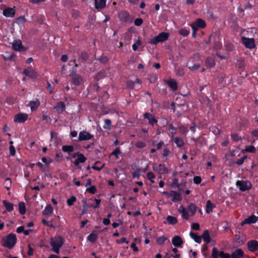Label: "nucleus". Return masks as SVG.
Returning <instances> with one entry per match:
<instances>
[{
    "instance_id": "1",
    "label": "nucleus",
    "mask_w": 258,
    "mask_h": 258,
    "mask_svg": "<svg viewBox=\"0 0 258 258\" xmlns=\"http://www.w3.org/2000/svg\"><path fill=\"white\" fill-rule=\"evenodd\" d=\"M63 239L61 236H57L51 238L50 245L52 247V250L56 253L58 254L59 253V249L63 245Z\"/></svg>"
},
{
    "instance_id": "2",
    "label": "nucleus",
    "mask_w": 258,
    "mask_h": 258,
    "mask_svg": "<svg viewBox=\"0 0 258 258\" xmlns=\"http://www.w3.org/2000/svg\"><path fill=\"white\" fill-rule=\"evenodd\" d=\"M2 241L4 246L9 248H12L16 243L17 237L15 234H10L3 237Z\"/></svg>"
},
{
    "instance_id": "3",
    "label": "nucleus",
    "mask_w": 258,
    "mask_h": 258,
    "mask_svg": "<svg viewBox=\"0 0 258 258\" xmlns=\"http://www.w3.org/2000/svg\"><path fill=\"white\" fill-rule=\"evenodd\" d=\"M169 36V34L167 32H161L154 38L149 40V43L153 44H157L159 42H163L167 40Z\"/></svg>"
},
{
    "instance_id": "4",
    "label": "nucleus",
    "mask_w": 258,
    "mask_h": 258,
    "mask_svg": "<svg viewBox=\"0 0 258 258\" xmlns=\"http://www.w3.org/2000/svg\"><path fill=\"white\" fill-rule=\"evenodd\" d=\"M236 185L242 191L250 189L252 186L250 182L247 180H238Z\"/></svg>"
},
{
    "instance_id": "5",
    "label": "nucleus",
    "mask_w": 258,
    "mask_h": 258,
    "mask_svg": "<svg viewBox=\"0 0 258 258\" xmlns=\"http://www.w3.org/2000/svg\"><path fill=\"white\" fill-rule=\"evenodd\" d=\"M241 40L242 43L247 48L252 49L255 47L254 40L253 38L242 37Z\"/></svg>"
},
{
    "instance_id": "6",
    "label": "nucleus",
    "mask_w": 258,
    "mask_h": 258,
    "mask_svg": "<svg viewBox=\"0 0 258 258\" xmlns=\"http://www.w3.org/2000/svg\"><path fill=\"white\" fill-rule=\"evenodd\" d=\"M153 170L160 174H163L168 172V170L165 165L159 164H155L153 166Z\"/></svg>"
},
{
    "instance_id": "7",
    "label": "nucleus",
    "mask_w": 258,
    "mask_h": 258,
    "mask_svg": "<svg viewBox=\"0 0 258 258\" xmlns=\"http://www.w3.org/2000/svg\"><path fill=\"white\" fill-rule=\"evenodd\" d=\"M93 136L86 131H81L79 134V140L80 141L89 140L91 139Z\"/></svg>"
},
{
    "instance_id": "8",
    "label": "nucleus",
    "mask_w": 258,
    "mask_h": 258,
    "mask_svg": "<svg viewBox=\"0 0 258 258\" xmlns=\"http://www.w3.org/2000/svg\"><path fill=\"white\" fill-rule=\"evenodd\" d=\"M247 245L248 250L250 252H254L258 250V242L255 240L248 241Z\"/></svg>"
},
{
    "instance_id": "9",
    "label": "nucleus",
    "mask_w": 258,
    "mask_h": 258,
    "mask_svg": "<svg viewBox=\"0 0 258 258\" xmlns=\"http://www.w3.org/2000/svg\"><path fill=\"white\" fill-rule=\"evenodd\" d=\"M28 118V115L25 113H20L16 114L14 117V121L16 122H24Z\"/></svg>"
},
{
    "instance_id": "10",
    "label": "nucleus",
    "mask_w": 258,
    "mask_h": 258,
    "mask_svg": "<svg viewBox=\"0 0 258 258\" xmlns=\"http://www.w3.org/2000/svg\"><path fill=\"white\" fill-rule=\"evenodd\" d=\"M178 211L182 214V217L184 219L188 220L191 216L190 213L183 206L179 207Z\"/></svg>"
},
{
    "instance_id": "11",
    "label": "nucleus",
    "mask_w": 258,
    "mask_h": 258,
    "mask_svg": "<svg viewBox=\"0 0 258 258\" xmlns=\"http://www.w3.org/2000/svg\"><path fill=\"white\" fill-rule=\"evenodd\" d=\"M165 83L167 84L173 91H175L177 89V82L173 79L170 78L167 80L164 81Z\"/></svg>"
},
{
    "instance_id": "12",
    "label": "nucleus",
    "mask_w": 258,
    "mask_h": 258,
    "mask_svg": "<svg viewBox=\"0 0 258 258\" xmlns=\"http://www.w3.org/2000/svg\"><path fill=\"white\" fill-rule=\"evenodd\" d=\"M23 73L26 76L31 78H35L37 76L36 72L32 68L25 69Z\"/></svg>"
},
{
    "instance_id": "13",
    "label": "nucleus",
    "mask_w": 258,
    "mask_h": 258,
    "mask_svg": "<svg viewBox=\"0 0 258 258\" xmlns=\"http://www.w3.org/2000/svg\"><path fill=\"white\" fill-rule=\"evenodd\" d=\"M168 197L172 198L173 202L178 201L181 200V196L180 194L173 190L169 191Z\"/></svg>"
},
{
    "instance_id": "14",
    "label": "nucleus",
    "mask_w": 258,
    "mask_h": 258,
    "mask_svg": "<svg viewBox=\"0 0 258 258\" xmlns=\"http://www.w3.org/2000/svg\"><path fill=\"white\" fill-rule=\"evenodd\" d=\"M77 159L74 162V164L76 166L80 163H83L86 160V158L82 154L79 153H76Z\"/></svg>"
},
{
    "instance_id": "15",
    "label": "nucleus",
    "mask_w": 258,
    "mask_h": 258,
    "mask_svg": "<svg viewBox=\"0 0 258 258\" xmlns=\"http://www.w3.org/2000/svg\"><path fill=\"white\" fill-rule=\"evenodd\" d=\"M144 117L145 118L149 120V123L152 125H154L157 122L154 116L149 113H145L144 115Z\"/></svg>"
},
{
    "instance_id": "16",
    "label": "nucleus",
    "mask_w": 258,
    "mask_h": 258,
    "mask_svg": "<svg viewBox=\"0 0 258 258\" xmlns=\"http://www.w3.org/2000/svg\"><path fill=\"white\" fill-rule=\"evenodd\" d=\"M172 244L176 247H180L183 243L182 238L179 236H175L172 239Z\"/></svg>"
},
{
    "instance_id": "17",
    "label": "nucleus",
    "mask_w": 258,
    "mask_h": 258,
    "mask_svg": "<svg viewBox=\"0 0 258 258\" xmlns=\"http://www.w3.org/2000/svg\"><path fill=\"white\" fill-rule=\"evenodd\" d=\"M53 212V208L51 205H47L44 210L42 212V214L44 216L50 217L52 215Z\"/></svg>"
},
{
    "instance_id": "18",
    "label": "nucleus",
    "mask_w": 258,
    "mask_h": 258,
    "mask_svg": "<svg viewBox=\"0 0 258 258\" xmlns=\"http://www.w3.org/2000/svg\"><path fill=\"white\" fill-rule=\"evenodd\" d=\"M244 256V252L240 248L236 249L233 251L231 255V258H241Z\"/></svg>"
},
{
    "instance_id": "19",
    "label": "nucleus",
    "mask_w": 258,
    "mask_h": 258,
    "mask_svg": "<svg viewBox=\"0 0 258 258\" xmlns=\"http://www.w3.org/2000/svg\"><path fill=\"white\" fill-rule=\"evenodd\" d=\"M258 220V217L254 216L252 215L247 218L245 219L243 222H242V224H252L255 223Z\"/></svg>"
},
{
    "instance_id": "20",
    "label": "nucleus",
    "mask_w": 258,
    "mask_h": 258,
    "mask_svg": "<svg viewBox=\"0 0 258 258\" xmlns=\"http://www.w3.org/2000/svg\"><path fill=\"white\" fill-rule=\"evenodd\" d=\"M12 47L14 50L17 51H21L23 49L22 42L19 40L14 41L12 43Z\"/></svg>"
},
{
    "instance_id": "21",
    "label": "nucleus",
    "mask_w": 258,
    "mask_h": 258,
    "mask_svg": "<svg viewBox=\"0 0 258 258\" xmlns=\"http://www.w3.org/2000/svg\"><path fill=\"white\" fill-rule=\"evenodd\" d=\"M82 80H83L82 78H81V77L80 75H79L78 74H76V75H74L73 77L72 83L75 86H79L82 83Z\"/></svg>"
},
{
    "instance_id": "22",
    "label": "nucleus",
    "mask_w": 258,
    "mask_h": 258,
    "mask_svg": "<svg viewBox=\"0 0 258 258\" xmlns=\"http://www.w3.org/2000/svg\"><path fill=\"white\" fill-rule=\"evenodd\" d=\"M137 84H141V80L137 78L135 81L129 80L127 82V87L131 89H134Z\"/></svg>"
},
{
    "instance_id": "23",
    "label": "nucleus",
    "mask_w": 258,
    "mask_h": 258,
    "mask_svg": "<svg viewBox=\"0 0 258 258\" xmlns=\"http://www.w3.org/2000/svg\"><path fill=\"white\" fill-rule=\"evenodd\" d=\"M191 25H195V26L197 28V30L198 28H204L206 26V23L205 22L201 19H198L196 22L191 24Z\"/></svg>"
},
{
    "instance_id": "24",
    "label": "nucleus",
    "mask_w": 258,
    "mask_h": 258,
    "mask_svg": "<svg viewBox=\"0 0 258 258\" xmlns=\"http://www.w3.org/2000/svg\"><path fill=\"white\" fill-rule=\"evenodd\" d=\"M65 104L63 102H59L57 103L56 105L54 107V109L58 113H62L65 109Z\"/></svg>"
},
{
    "instance_id": "25",
    "label": "nucleus",
    "mask_w": 258,
    "mask_h": 258,
    "mask_svg": "<svg viewBox=\"0 0 258 258\" xmlns=\"http://www.w3.org/2000/svg\"><path fill=\"white\" fill-rule=\"evenodd\" d=\"M15 10L12 8H8L3 11V14L7 17H12L15 15Z\"/></svg>"
},
{
    "instance_id": "26",
    "label": "nucleus",
    "mask_w": 258,
    "mask_h": 258,
    "mask_svg": "<svg viewBox=\"0 0 258 258\" xmlns=\"http://www.w3.org/2000/svg\"><path fill=\"white\" fill-rule=\"evenodd\" d=\"M171 138L178 147H181L184 145L183 140L179 137H175L172 136Z\"/></svg>"
},
{
    "instance_id": "27",
    "label": "nucleus",
    "mask_w": 258,
    "mask_h": 258,
    "mask_svg": "<svg viewBox=\"0 0 258 258\" xmlns=\"http://www.w3.org/2000/svg\"><path fill=\"white\" fill-rule=\"evenodd\" d=\"M39 105L40 102L38 99H36L34 101H30L29 104L31 111H34L37 109Z\"/></svg>"
},
{
    "instance_id": "28",
    "label": "nucleus",
    "mask_w": 258,
    "mask_h": 258,
    "mask_svg": "<svg viewBox=\"0 0 258 258\" xmlns=\"http://www.w3.org/2000/svg\"><path fill=\"white\" fill-rule=\"evenodd\" d=\"M106 0H95V8L97 9H102L106 5Z\"/></svg>"
},
{
    "instance_id": "29",
    "label": "nucleus",
    "mask_w": 258,
    "mask_h": 258,
    "mask_svg": "<svg viewBox=\"0 0 258 258\" xmlns=\"http://www.w3.org/2000/svg\"><path fill=\"white\" fill-rule=\"evenodd\" d=\"M201 237L203 238L204 241L207 243H209L211 242V237L208 230H205L204 232Z\"/></svg>"
},
{
    "instance_id": "30",
    "label": "nucleus",
    "mask_w": 258,
    "mask_h": 258,
    "mask_svg": "<svg viewBox=\"0 0 258 258\" xmlns=\"http://www.w3.org/2000/svg\"><path fill=\"white\" fill-rule=\"evenodd\" d=\"M4 206L7 209V210L9 212L12 211L14 209V205L12 203L7 201L6 200H4L3 202Z\"/></svg>"
},
{
    "instance_id": "31",
    "label": "nucleus",
    "mask_w": 258,
    "mask_h": 258,
    "mask_svg": "<svg viewBox=\"0 0 258 258\" xmlns=\"http://www.w3.org/2000/svg\"><path fill=\"white\" fill-rule=\"evenodd\" d=\"M256 151L255 148L253 146H246L244 149L241 151L242 153H254Z\"/></svg>"
},
{
    "instance_id": "32",
    "label": "nucleus",
    "mask_w": 258,
    "mask_h": 258,
    "mask_svg": "<svg viewBox=\"0 0 258 258\" xmlns=\"http://www.w3.org/2000/svg\"><path fill=\"white\" fill-rule=\"evenodd\" d=\"M187 210L190 214V216H194L197 211L196 206L193 204H190L187 207Z\"/></svg>"
},
{
    "instance_id": "33",
    "label": "nucleus",
    "mask_w": 258,
    "mask_h": 258,
    "mask_svg": "<svg viewBox=\"0 0 258 258\" xmlns=\"http://www.w3.org/2000/svg\"><path fill=\"white\" fill-rule=\"evenodd\" d=\"M190 237L196 242L197 243H200L202 241L201 236L197 235L196 233L190 232L189 233Z\"/></svg>"
},
{
    "instance_id": "34",
    "label": "nucleus",
    "mask_w": 258,
    "mask_h": 258,
    "mask_svg": "<svg viewBox=\"0 0 258 258\" xmlns=\"http://www.w3.org/2000/svg\"><path fill=\"white\" fill-rule=\"evenodd\" d=\"M214 207V206L211 202L210 200H208L206 204V212L208 214L210 213L212 211Z\"/></svg>"
},
{
    "instance_id": "35",
    "label": "nucleus",
    "mask_w": 258,
    "mask_h": 258,
    "mask_svg": "<svg viewBox=\"0 0 258 258\" xmlns=\"http://www.w3.org/2000/svg\"><path fill=\"white\" fill-rule=\"evenodd\" d=\"M178 130L180 134L186 136V133L188 131V127L183 125L179 126Z\"/></svg>"
},
{
    "instance_id": "36",
    "label": "nucleus",
    "mask_w": 258,
    "mask_h": 258,
    "mask_svg": "<svg viewBox=\"0 0 258 258\" xmlns=\"http://www.w3.org/2000/svg\"><path fill=\"white\" fill-rule=\"evenodd\" d=\"M97 238V234L95 232H92L87 236V240L91 242H94Z\"/></svg>"
},
{
    "instance_id": "37",
    "label": "nucleus",
    "mask_w": 258,
    "mask_h": 258,
    "mask_svg": "<svg viewBox=\"0 0 258 258\" xmlns=\"http://www.w3.org/2000/svg\"><path fill=\"white\" fill-rule=\"evenodd\" d=\"M62 150L64 152L70 153L74 151V147L71 145H66L62 147Z\"/></svg>"
},
{
    "instance_id": "38",
    "label": "nucleus",
    "mask_w": 258,
    "mask_h": 258,
    "mask_svg": "<svg viewBox=\"0 0 258 258\" xmlns=\"http://www.w3.org/2000/svg\"><path fill=\"white\" fill-rule=\"evenodd\" d=\"M19 211L21 215H24L26 212L25 204L24 202H20L19 204Z\"/></svg>"
},
{
    "instance_id": "39",
    "label": "nucleus",
    "mask_w": 258,
    "mask_h": 258,
    "mask_svg": "<svg viewBox=\"0 0 258 258\" xmlns=\"http://www.w3.org/2000/svg\"><path fill=\"white\" fill-rule=\"evenodd\" d=\"M206 64L208 67L212 68L215 66V62L212 58H208L206 60Z\"/></svg>"
},
{
    "instance_id": "40",
    "label": "nucleus",
    "mask_w": 258,
    "mask_h": 258,
    "mask_svg": "<svg viewBox=\"0 0 258 258\" xmlns=\"http://www.w3.org/2000/svg\"><path fill=\"white\" fill-rule=\"evenodd\" d=\"M3 56L4 57V58L6 60H11L12 59H13V57H14V54L12 52H6L3 55Z\"/></svg>"
},
{
    "instance_id": "41",
    "label": "nucleus",
    "mask_w": 258,
    "mask_h": 258,
    "mask_svg": "<svg viewBox=\"0 0 258 258\" xmlns=\"http://www.w3.org/2000/svg\"><path fill=\"white\" fill-rule=\"evenodd\" d=\"M166 219L169 224L171 225H174L177 222L176 218L171 216H167Z\"/></svg>"
},
{
    "instance_id": "42",
    "label": "nucleus",
    "mask_w": 258,
    "mask_h": 258,
    "mask_svg": "<svg viewBox=\"0 0 258 258\" xmlns=\"http://www.w3.org/2000/svg\"><path fill=\"white\" fill-rule=\"evenodd\" d=\"M111 124V120L108 119H106L104 120V124L103 125V127L104 129L109 130L110 129Z\"/></svg>"
},
{
    "instance_id": "43",
    "label": "nucleus",
    "mask_w": 258,
    "mask_h": 258,
    "mask_svg": "<svg viewBox=\"0 0 258 258\" xmlns=\"http://www.w3.org/2000/svg\"><path fill=\"white\" fill-rule=\"evenodd\" d=\"M142 44L141 40L139 38L137 40L134 44H133L132 47L134 51H136L138 49V47Z\"/></svg>"
},
{
    "instance_id": "44",
    "label": "nucleus",
    "mask_w": 258,
    "mask_h": 258,
    "mask_svg": "<svg viewBox=\"0 0 258 258\" xmlns=\"http://www.w3.org/2000/svg\"><path fill=\"white\" fill-rule=\"evenodd\" d=\"M219 252L217 248L214 247L212 249V256L213 258H218Z\"/></svg>"
},
{
    "instance_id": "45",
    "label": "nucleus",
    "mask_w": 258,
    "mask_h": 258,
    "mask_svg": "<svg viewBox=\"0 0 258 258\" xmlns=\"http://www.w3.org/2000/svg\"><path fill=\"white\" fill-rule=\"evenodd\" d=\"M166 240H167V238L166 237H165L164 236H161L157 238V242L159 245H163Z\"/></svg>"
},
{
    "instance_id": "46",
    "label": "nucleus",
    "mask_w": 258,
    "mask_h": 258,
    "mask_svg": "<svg viewBox=\"0 0 258 258\" xmlns=\"http://www.w3.org/2000/svg\"><path fill=\"white\" fill-rule=\"evenodd\" d=\"M25 22V19L24 17H20L16 20V23L19 25H22Z\"/></svg>"
},
{
    "instance_id": "47",
    "label": "nucleus",
    "mask_w": 258,
    "mask_h": 258,
    "mask_svg": "<svg viewBox=\"0 0 258 258\" xmlns=\"http://www.w3.org/2000/svg\"><path fill=\"white\" fill-rule=\"evenodd\" d=\"M141 175V171L139 169H137L132 173L133 177L139 178Z\"/></svg>"
},
{
    "instance_id": "48",
    "label": "nucleus",
    "mask_w": 258,
    "mask_h": 258,
    "mask_svg": "<svg viewBox=\"0 0 258 258\" xmlns=\"http://www.w3.org/2000/svg\"><path fill=\"white\" fill-rule=\"evenodd\" d=\"M76 201V197L73 196L71 198L68 199L67 204L68 206H71L74 205V202Z\"/></svg>"
},
{
    "instance_id": "49",
    "label": "nucleus",
    "mask_w": 258,
    "mask_h": 258,
    "mask_svg": "<svg viewBox=\"0 0 258 258\" xmlns=\"http://www.w3.org/2000/svg\"><path fill=\"white\" fill-rule=\"evenodd\" d=\"M147 176L148 179L149 180H150L152 183H153L154 181L153 180V179L155 178V176L154 174L151 171L147 173Z\"/></svg>"
},
{
    "instance_id": "50",
    "label": "nucleus",
    "mask_w": 258,
    "mask_h": 258,
    "mask_svg": "<svg viewBox=\"0 0 258 258\" xmlns=\"http://www.w3.org/2000/svg\"><path fill=\"white\" fill-rule=\"evenodd\" d=\"M179 33L181 35L186 36L189 34V32L185 29H181L179 31Z\"/></svg>"
},
{
    "instance_id": "51",
    "label": "nucleus",
    "mask_w": 258,
    "mask_h": 258,
    "mask_svg": "<svg viewBox=\"0 0 258 258\" xmlns=\"http://www.w3.org/2000/svg\"><path fill=\"white\" fill-rule=\"evenodd\" d=\"M96 188L95 186H91L86 189V191H88L92 194H94L96 192Z\"/></svg>"
},
{
    "instance_id": "52",
    "label": "nucleus",
    "mask_w": 258,
    "mask_h": 258,
    "mask_svg": "<svg viewBox=\"0 0 258 258\" xmlns=\"http://www.w3.org/2000/svg\"><path fill=\"white\" fill-rule=\"evenodd\" d=\"M219 256L221 258H230L231 257V255L229 253H225L223 251L219 252Z\"/></svg>"
},
{
    "instance_id": "53",
    "label": "nucleus",
    "mask_w": 258,
    "mask_h": 258,
    "mask_svg": "<svg viewBox=\"0 0 258 258\" xmlns=\"http://www.w3.org/2000/svg\"><path fill=\"white\" fill-rule=\"evenodd\" d=\"M146 146V143L142 141L138 142L136 144V147L138 148H143Z\"/></svg>"
},
{
    "instance_id": "54",
    "label": "nucleus",
    "mask_w": 258,
    "mask_h": 258,
    "mask_svg": "<svg viewBox=\"0 0 258 258\" xmlns=\"http://www.w3.org/2000/svg\"><path fill=\"white\" fill-rule=\"evenodd\" d=\"M94 200L95 202V205H91L90 207L94 208H98L99 207V205L100 204L101 200L100 199H94Z\"/></svg>"
},
{
    "instance_id": "55",
    "label": "nucleus",
    "mask_w": 258,
    "mask_h": 258,
    "mask_svg": "<svg viewBox=\"0 0 258 258\" xmlns=\"http://www.w3.org/2000/svg\"><path fill=\"white\" fill-rule=\"evenodd\" d=\"M143 20L141 18H137L135 20V25L137 26L141 25L143 23Z\"/></svg>"
},
{
    "instance_id": "56",
    "label": "nucleus",
    "mask_w": 258,
    "mask_h": 258,
    "mask_svg": "<svg viewBox=\"0 0 258 258\" xmlns=\"http://www.w3.org/2000/svg\"><path fill=\"white\" fill-rule=\"evenodd\" d=\"M42 223L45 226H48L50 227H52V228L54 227V225L50 223L49 222L46 221L45 219H43L42 220Z\"/></svg>"
},
{
    "instance_id": "57",
    "label": "nucleus",
    "mask_w": 258,
    "mask_h": 258,
    "mask_svg": "<svg viewBox=\"0 0 258 258\" xmlns=\"http://www.w3.org/2000/svg\"><path fill=\"white\" fill-rule=\"evenodd\" d=\"M194 182L196 184H199L201 182V178L200 176H196L193 179Z\"/></svg>"
},
{
    "instance_id": "58",
    "label": "nucleus",
    "mask_w": 258,
    "mask_h": 258,
    "mask_svg": "<svg viewBox=\"0 0 258 258\" xmlns=\"http://www.w3.org/2000/svg\"><path fill=\"white\" fill-rule=\"evenodd\" d=\"M200 68V66L198 64H194V66H189L188 67V68L190 70H191V71H196V70H197L198 69H199V68Z\"/></svg>"
},
{
    "instance_id": "59",
    "label": "nucleus",
    "mask_w": 258,
    "mask_h": 258,
    "mask_svg": "<svg viewBox=\"0 0 258 258\" xmlns=\"http://www.w3.org/2000/svg\"><path fill=\"white\" fill-rule=\"evenodd\" d=\"M247 158V156H243L242 157H241L240 159H238L237 162H236V163L238 164V165H241L243 164L244 160Z\"/></svg>"
},
{
    "instance_id": "60",
    "label": "nucleus",
    "mask_w": 258,
    "mask_h": 258,
    "mask_svg": "<svg viewBox=\"0 0 258 258\" xmlns=\"http://www.w3.org/2000/svg\"><path fill=\"white\" fill-rule=\"evenodd\" d=\"M119 153L120 149L119 148H117L111 153V155L115 156L116 158H118V154Z\"/></svg>"
},
{
    "instance_id": "61",
    "label": "nucleus",
    "mask_w": 258,
    "mask_h": 258,
    "mask_svg": "<svg viewBox=\"0 0 258 258\" xmlns=\"http://www.w3.org/2000/svg\"><path fill=\"white\" fill-rule=\"evenodd\" d=\"M231 137H232V139L235 141H238L241 139L240 137H239V136L237 134H232Z\"/></svg>"
},
{
    "instance_id": "62",
    "label": "nucleus",
    "mask_w": 258,
    "mask_h": 258,
    "mask_svg": "<svg viewBox=\"0 0 258 258\" xmlns=\"http://www.w3.org/2000/svg\"><path fill=\"white\" fill-rule=\"evenodd\" d=\"M191 227L193 230H198L200 229V225L198 223H194L191 224Z\"/></svg>"
},
{
    "instance_id": "63",
    "label": "nucleus",
    "mask_w": 258,
    "mask_h": 258,
    "mask_svg": "<svg viewBox=\"0 0 258 258\" xmlns=\"http://www.w3.org/2000/svg\"><path fill=\"white\" fill-rule=\"evenodd\" d=\"M97 162L95 163V165L92 167V168L98 171L101 170L104 166V164H103L101 167H98L96 166Z\"/></svg>"
},
{
    "instance_id": "64",
    "label": "nucleus",
    "mask_w": 258,
    "mask_h": 258,
    "mask_svg": "<svg viewBox=\"0 0 258 258\" xmlns=\"http://www.w3.org/2000/svg\"><path fill=\"white\" fill-rule=\"evenodd\" d=\"M10 153L12 156H14L15 154V149L13 145L10 146Z\"/></svg>"
}]
</instances>
